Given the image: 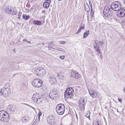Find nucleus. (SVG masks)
I'll return each mask as SVG.
<instances>
[{"label":"nucleus","mask_w":125,"mask_h":125,"mask_svg":"<svg viewBox=\"0 0 125 125\" xmlns=\"http://www.w3.org/2000/svg\"><path fill=\"white\" fill-rule=\"evenodd\" d=\"M90 112L89 111H87V112L85 114V116L88 118L89 119L90 118Z\"/></svg>","instance_id":"a878e982"},{"label":"nucleus","mask_w":125,"mask_h":125,"mask_svg":"<svg viewBox=\"0 0 125 125\" xmlns=\"http://www.w3.org/2000/svg\"><path fill=\"white\" fill-rule=\"evenodd\" d=\"M22 14V12L21 11H19V12L18 16H21Z\"/></svg>","instance_id":"72a5a7b5"},{"label":"nucleus","mask_w":125,"mask_h":125,"mask_svg":"<svg viewBox=\"0 0 125 125\" xmlns=\"http://www.w3.org/2000/svg\"><path fill=\"white\" fill-rule=\"evenodd\" d=\"M42 44L43 45H44V43L43 42L42 43Z\"/></svg>","instance_id":"de8ad7c7"},{"label":"nucleus","mask_w":125,"mask_h":125,"mask_svg":"<svg viewBox=\"0 0 125 125\" xmlns=\"http://www.w3.org/2000/svg\"><path fill=\"white\" fill-rule=\"evenodd\" d=\"M38 71L39 72L38 73L41 76H43L45 75V72L44 69L42 68H41L40 69H38Z\"/></svg>","instance_id":"f3484780"},{"label":"nucleus","mask_w":125,"mask_h":125,"mask_svg":"<svg viewBox=\"0 0 125 125\" xmlns=\"http://www.w3.org/2000/svg\"><path fill=\"white\" fill-rule=\"evenodd\" d=\"M48 123L49 125H56V119L55 117L52 115H50L47 118Z\"/></svg>","instance_id":"6e6552de"},{"label":"nucleus","mask_w":125,"mask_h":125,"mask_svg":"<svg viewBox=\"0 0 125 125\" xmlns=\"http://www.w3.org/2000/svg\"><path fill=\"white\" fill-rule=\"evenodd\" d=\"M14 52H15V49H14Z\"/></svg>","instance_id":"5fc2aeb1"},{"label":"nucleus","mask_w":125,"mask_h":125,"mask_svg":"<svg viewBox=\"0 0 125 125\" xmlns=\"http://www.w3.org/2000/svg\"><path fill=\"white\" fill-rule=\"evenodd\" d=\"M27 42H28V43H30V42L27 41Z\"/></svg>","instance_id":"a18cd8bd"},{"label":"nucleus","mask_w":125,"mask_h":125,"mask_svg":"<svg viewBox=\"0 0 125 125\" xmlns=\"http://www.w3.org/2000/svg\"><path fill=\"white\" fill-rule=\"evenodd\" d=\"M118 100L119 102L121 103L122 102V101L120 99H119V98H118Z\"/></svg>","instance_id":"e433bc0d"},{"label":"nucleus","mask_w":125,"mask_h":125,"mask_svg":"<svg viewBox=\"0 0 125 125\" xmlns=\"http://www.w3.org/2000/svg\"><path fill=\"white\" fill-rule=\"evenodd\" d=\"M124 4L125 5V0H124Z\"/></svg>","instance_id":"49530a36"},{"label":"nucleus","mask_w":125,"mask_h":125,"mask_svg":"<svg viewBox=\"0 0 125 125\" xmlns=\"http://www.w3.org/2000/svg\"><path fill=\"white\" fill-rule=\"evenodd\" d=\"M57 50H58L59 51H63L62 50V49L60 48H59L58 49H57Z\"/></svg>","instance_id":"58836bf2"},{"label":"nucleus","mask_w":125,"mask_h":125,"mask_svg":"<svg viewBox=\"0 0 125 125\" xmlns=\"http://www.w3.org/2000/svg\"><path fill=\"white\" fill-rule=\"evenodd\" d=\"M76 117L77 118V115L76 114Z\"/></svg>","instance_id":"8fccbe9b"},{"label":"nucleus","mask_w":125,"mask_h":125,"mask_svg":"<svg viewBox=\"0 0 125 125\" xmlns=\"http://www.w3.org/2000/svg\"><path fill=\"white\" fill-rule=\"evenodd\" d=\"M80 26H81V25ZM84 28H85L84 26H83V27L81 26L79 29H80V30H82L84 29Z\"/></svg>","instance_id":"2f4dec72"},{"label":"nucleus","mask_w":125,"mask_h":125,"mask_svg":"<svg viewBox=\"0 0 125 125\" xmlns=\"http://www.w3.org/2000/svg\"><path fill=\"white\" fill-rule=\"evenodd\" d=\"M48 48L49 50H50L51 47L50 45H49L48 46Z\"/></svg>","instance_id":"4c0bfd02"},{"label":"nucleus","mask_w":125,"mask_h":125,"mask_svg":"<svg viewBox=\"0 0 125 125\" xmlns=\"http://www.w3.org/2000/svg\"><path fill=\"white\" fill-rule=\"evenodd\" d=\"M32 99L34 102L37 104H40L42 102V98L39 93H36L34 94L32 96Z\"/></svg>","instance_id":"0eeeda50"},{"label":"nucleus","mask_w":125,"mask_h":125,"mask_svg":"<svg viewBox=\"0 0 125 125\" xmlns=\"http://www.w3.org/2000/svg\"><path fill=\"white\" fill-rule=\"evenodd\" d=\"M100 122L99 121H96V123H93V125H100Z\"/></svg>","instance_id":"cd10ccee"},{"label":"nucleus","mask_w":125,"mask_h":125,"mask_svg":"<svg viewBox=\"0 0 125 125\" xmlns=\"http://www.w3.org/2000/svg\"><path fill=\"white\" fill-rule=\"evenodd\" d=\"M56 110L58 114L62 115L65 112V106L63 104H58L56 106Z\"/></svg>","instance_id":"7ed1b4c3"},{"label":"nucleus","mask_w":125,"mask_h":125,"mask_svg":"<svg viewBox=\"0 0 125 125\" xmlns=\"http://www.w3.org/2000/svg\"><path fill=\"white\" fill-rule=\"evenodd\" d=\"M35 123V121L33 123V124H34Z\"/></svg>","instance_id":"6e6d98bb"},{"label":"nucleus","mask_w":125,"mask_h":125,"mask_svg":"<svg viewBox=\"0 0 125 125\" xmlns=\"http://www.w3.org/2000/svg\"><path fill=\"white\" fill-rule=\"evenodd\" d=\"M95 44H94V47L95 50L97 52L100 53V51L99 49V47L100 46L102 45L103 44L102 42L98 40H95L94 42Z\"/></svg>","instance_id":"9d476101"},{"label":"nucleus","mask_w":125,"mask_h":125,"mask_svg":"<svg viewBox=\"0 0 125 125\" xmlns=\"http://www.w3.org/2000/svg\"><path fill=\"white\" fill-rule=\"evenodd\" d=\"M60 58L62 60H63L64 59V56H61L60 57Z\"/></svg>","instance_id":"7c9ffc66"},{"label":"nucleus","mask_w":125,"mask_h":125,"mask_svg":"<svg viewBox=\"0 0 125 125\" xmlns=\"http://www.w3.org/2000/svg\"><path fill=\"white\" fill-rule=\"evenodd\" d=\"M10 88H6L4 87L1 89L0 93L1 95L6 97L8 96V95L10 93Z\"/></svg>","instance_id":"1a4fd4ad"},{"label":"nucleus","mask_w":125,"mask_h":125,"mask_svg":"<svg viewBox=\"0 0 125 125\" xmlns=\"http://www.w3.org/2000/svg\"><path fill=\"white\" fill-rule=\"evenodd\" d=\"M43 6L45 8H48L49 6V3L48 2H44L43 3Z\"/></svg>","instance_id":"393cba45"},{"label":"nucleus","mask_w":125,"mask_h":125,"mask_svg":"<svg viewBox=\"0 0 125 125\" xmlns=\"http://www.w3.org/2000/svg\"><path fill=\"white\" fill-rule=\"evenodd\" d=\"M89 4L90 5V6L91 7H92V3H91V0H89Z\"/></svg>","instance_id":"c9c22d12"},{"label":"nucleus","mask_w":125,"mask_h":125,"mask_svg":"<svg viewBox=\"0 0 125 125\" xmlns=\"http://www.w3.org/2000/svg\"><path fill=\"white\" fill-rule=\"evenodd\" d=\"M41 115H42V113L40 112H39V113L38 114V116L39 117V118L40 117V116H41Z\"/></svg>","instance_id":"f704fd0d"},{"label":"nucleus","mask_w":125,"mask_h":125,"mask_svg":"<svg viewBox=\"0 0 125 125\" xmlns=\"http://www.w3.org/2000/svg\"><path fill=\"white\" fill-rule=\"evenodd\" d=\"M85 9L87 12H89L90 10L89 6L87 3H85Z\"/></svg>","instance_id":"4be33fe9"},{"label":"nucleus","mask_w":125,"mask_h":125,"mask_svg":"<svg viewBox=\"0 0 125 125\" xmlns=\"http://www.w3.org/2000/svg\"><path fill=\"white\" fill-rule=\"evenodd\" d=\"M21 120L23 122H25L27 121L26 118L25 117H23L22 118Z\"/></svg>","instance_id":"bb28decb"},{"label":"nucleus","mask_w":125,"mask_h":125,"mask_svg":"<svg viewBox=\"0 0 125 125\" xmlns=\"http://www.w3.org/2000/svg\"><path fill=\"white\" fill-rule=\"evenodd\" d=\"M21 16H18V18L19 19H20V17H21Z\"/></svg>","instance_id":"c03bdc74"},{"label":"nucleus","mask_w":125,"mask_h":125,"mask_svg":"<svg viewBox=\"0 0 125 125\" xmlns=\"http://www.w3.org/2000/svg\"><path fill=\"white\" fill-rule=\"evenodd\" d=\"M9 114L4 110L0 111V120L2 121L7 122L9 119Z\"/></svg>","instance_id":"f03ea898"},{"label":"nucleus","mask_w":125,"mask_h":125,"mask_svg":"<svg viewBox=\"0 0 125 125\" xmlns=\"http://www.w3.org/2000/svg\"><path fill=\"white\" fill-rule=\"evenodd\" d=\"M100 57L101 59H102L103 58V56L102 55H101L100 56Z\"/></svg>","instance_id":"a19ab883"},{"label":"nucleus","mask_w":125,"mask_h":125,"mask_svg":"<svg viewBox=\"0 0 125 125\" xmlns=\"http://www.w3.org/2000/svg\"><path fill=\"white\" fill-rule=\"evenodd\" d=\"M123 92L125 93V87L123 89Z\"/></svg>","instance_id":"ea45409f"},{"label":"nucleus","mask_w":125,"mask_h":125,"mask_svg":"<svg viewBox=\"0 0 125 125\" xmlns=\"http://www.w3.org/2000/svg\"><path fill=\"white\" fill-rule=\"evenodd\" d=\"M89 93L91 96L92 97H94L95 98L99 97L98 93V91L94 89L90 90L89 91Z\"/></svg>","instance_id":"9b49d317"},{"label":"nucleus","mask_w":125,"mask_h":125,"mask_svg":"<svg viewBox=\"0 0 125 125\" xmlns=\"http://www.w3.org/2000/svg\"><path fill=\"white\" fill-rule=\"evenodd\" d=\"M66 92L68 93H71V94H73L74 93V90L71 87L68 88L66 91Z\"/></svg>","instance_id":"aec40b11"},{"label":"nucleus","mask_w":125,"mask_h":125,"mask_svg":"<svg viewBox=\"0 0 125 125\" xmlns=\"http://www.w3.org/2000/svg\"><path fill=\"white\" fill-rule=\"evenodd\" d=\"M32 85L36 88H39L41 87L42 84V81L39 79H34L31 82Z\"/></svg>","instance_id":"423d86ee"},{"label":"nucleus","mask_w":125,"mask_h":125,"mask_svg":"<svg viewBox=\"0 0 125 125\" xmlns=\"http://www.w3.org/2000/svg\"><path fill=\"white\" fill-rule=\"evenodd\" d=\"M7 109L9 110L10 112H15V107L13 105H9L8 106Z\"/></svg>","instance_id":"dca6fc26"},{"label":"nucleus","mask_w":125,"mask_h":125,"mask_svg":"<svg viewBox=\"0 0 125 125\" xmlns=\"http://www.w3.org/2000/svg\"><path fill=\"white\" fill-rule=\"evenodd\" d=\"M71 74H72V75H70V77L71 78L73 77L75 78L79 79L80 78L81 76L80 74H79L78 73H76L74 71H72L71 72Z\"/></svg>","instance_id":"ddd939ff"},{"label":"nucleus","mask_w":125,"mask_h":125,"mask_svg":"<svg viewBox=\"0 0 125 125\" xmlns=\"http://www.w3.org/2000/svg\"><path fill=\"white\" fill-rule=\"evenodd\" d=\"M23 41L24 42H26L27 41V40L25 39H24L23 40Z\"/></svg>","instance_id":"79ce46f5"},{"label":"nucleus","mask_w":125,"mask_h":125,"mask_svg":"<svg viewBox=\"0 0 125 125\" xmlns=\"http://www.w3.org/2000/svg\"><path fill=\"white\" fill-rule=\"evenodd\" d=\"M81 31V30H80V29H79V30L77 31L75 33L76 34H78L80 33Z\"/></svg>","instance_id":"c85d7f7f"},{"label":"nucleus","mask_w":125,"mask_h":125,"mask_svg":"<svg viewBox=\"0 0 125 125\" xmlns=\"http://www.w3.org/2000/svg\"><path fill=\"white\" fill-rule=\"evenodd\" d=\"M33 23L34 25H40L42 24L41 21L38 20H34L33 21Z\"/></svg>","instance_id":"412c9836"},{"label":"nucleus","mask_w":125,"mask_h":125,"mask_svg":"<svg viewBox=\"0 0 125 125\" xmlns=\"http://www.w3.org/2000/svg\"><path fill=\"white\" fill-rule=\"evenodd\" d=\"M89 33V31H87L83 33V38L84 39L86 38L88 36Z\"/></svg>","instance_id":"b1692460"},{"label":"nucleus","mask_w":125,"mask_h":125,"mask_svg":"<svg viewBox=\"0 0 125 125\" xmlns=\"http://www.w3.org/2000/svg\"><path fill=\"white\" fill-rule=\"evenodd\" d=\"M49 80L51 83H54L56 81V79L54 77L50 76L49 78Z\"/></svg>","instance_id":"6ab92c4d"},{"label":"nucleus","mask_w":125,"mask_h":125,"mask_svg":"<svg viewBox=\"0 0 125 125\" xmlns=\"http://www.w3.org/2000/svg\"><path fill=\"white\" fill-rule=\"evenodd\" d=\"M73 94H72L71 93H68L65 92L64 94V95L65 98H71L73 95Z\"/></svg>","instance_id":"a211bd4d"},{"label":"nucleus","mask_w":125,"mask_h":125,"mask_svg":"<svg viewBox=\"0 0 125 125\" xmlns=\"http://www.w3.org/2000/svg\"><path fill=\"white\" fill-rule=\"evenodd\" d=\"M117 112H119V111H118V109H117Z\"/></svg>","instance_id":"3c124183"},{"label":"nucleus","mask_w":125,"mask_h":125,"mask_svg":"<svg viewBox=\"0 0 125 125\" xmlns=\"http://www.w3.org/2000/svg\"><path fill=\"white\" fill-rule=\"evenodd\" d=\"M112 10L110 5H107L105 7L103 10V14L106 18L109 17L112 15Z\"/></svg>","instance_id":"f257e3e1"},{"label":"nucleus","mask_w":125,"mask_h":125,"mask_svg":"<svg viewBox=\"0 0 125 125\" xmlns=\"http://www.w3.org/2000/svg\"><path fill=\"white\" fill-rule=\"evenodd\" d=\"M111 6L113 10L116 11L121 9V4L119 1H115L112 4Z\"/></svg>","instance_id":"20e7f679"},{"label":"nucleus","mask_w":125,"mask_h":125,"mask_svg":"<svg viewBox=\"0 0 125 125\" xmlns=\"http://www.w3.org/2000/svg\"><path fill=\"white\" fill-rule=\"evenodd\" d=\"M118 16L121 18L123 17L125 15V10L123 8L120 9L118 11Z\"/></svg>","instance_id":"4468645a"},{"label":"nucleus","mask_w":125,"mask_h":125,"mask_svg":"<svg viewBox=\"0 0 125 125\" xmlns=\"http://www.w3.org/2000/svg\"><path fill=\"white\" fill-rule=\"evenodd\" d=\"M46 11L45 10H44L42 11V12L43 13H45V12Z\"/></svg>","instance_id":"37998d69"},{"label":"nucleus","mask_w":125,"mask_h":125,"mask_svg":"<svg viewBox=\"0 0 125 125\" xmlns=\"http://www.w3.org/2000/svg\"><path fill=\"white\" fill-rule=\"evenodd\" d=\"M79 106L81 110L83 111L84 109L85 102L84 99H81L79 101Z\"/></svg>","instance_id":"f8f14e48"},{"label":"nucleus","mask_w":125,"mask_h":125,"mask_svg":"<svg viewBox=\"0 0 125 125\" xmlns=\"http://www.w3.org/2000/svg\"><path fill=\"white\" fill-rule=\"evenodd\" d=\"M59 91L57 89H52L50 92L49 96L52 99H54L56 98L59 94Z\"/></svg>","instance_id":"39448f33"},{"label":"nucleus","mask_w":125,"mask_h":125,"mask_svg":"<svg viewBox=\"0 0 125 125\" xmlns=\"http://www.w3.org/2000/svg\"><path fill=\"white\" fill-rule=\"evenodd\" d=\"M17 76L18 75L17 74H15L13 75L12 78L14 79L15 77H17Z\"/></svg>","instance_id":"473e14b6"},{"label":"nucleus","mask_w":125,"mask_h":125,"mask_svg":"<svg viewBox=\"0 0 125 125\" xmlns=\"http://www.w3.org/2000/svg\"><path fill=\"white\" fill-rule=\"evenodd\" d=\"M51 0H46L48 1H50V2Z\"/></svg>","instance_id":"09e8293b"},{"label":"nucleus","mask_w":125,"mask_h":125,"mask_svg":"<svg viewBox=\"0 0 125 125\" xmlns=\"http://www.w3.org/2000/svg\"><path fill=\"white\" fill-rule=\"evenodd\" d=\"M59 1H61L62 0H58Z\"/></svg>","instance_id":"864d4df0"},{"label":"nucleus","mask_w":125,"mask_h":125,"mask_svg":"<svg viewBox=\"0 0 125 125\" xmlns=\"http://www.w3.org/2000/svg\"><path fill=\"white\" fill-rule=\"evenodd\" d=\"M59 43L61 44H64L65 43V42L64 41L59 42Z\"/></svg>","instance_id":"c756f323"},{"label":"nucleus","mask_w":125,"mask_h":125,"mask_svg":"<svg viewBox=\"0 0 125 125\" xmlns=\"http://www.w3.org/2000/svg\"><path fill=\"white\" fill-rule=\"evenodd\" d=\"M124 23H125V21H124Z\"/></svg>","instance_id":"603ef678"},{"label":"nucleus","mask_w":125,"mask_h":125,"mask_svg":"<svg viewBox=\"0 0 125 125\" xmlns=\"http://www.w3.org/2000/svg\"><path fill=\"white\" fill-rule=\"evenodd\" d=\"M7 10H6V11L7 12L8 14H11L12 15H15L16 14V11H14L13 10H9L8 8H6Z\"/></svg>","instance_id":"2eb2a0df"},{"label":"nucleus","mask_w":125,"mask_h":125,"mask_svg":"<svg viewBox=\"0 0 125 125\" xmlns=\"http://www.w3.org/2000/svg\"><path fill=\"white\" fill-rule=\"evenodd\" d=\"M22 17L23 19L25 20L29 19L31 17L29 15H26L23 14Z\"/></svg>","instance_id":"5701e85b"}]
</instances>
